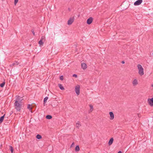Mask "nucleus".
Masks as SVG:
<instances>
[{"label": "nucleus", "mask_w": 153, "mask_h": 153, "mask_svg": "<svg viewBox=\"0 0 153 153\" xmlns=\"http://www.w3.org/2000/svg\"><path fill=\"white\" fill-rule=\"evenodd\" d=\"M36 138L38 139H40L42 138V137L39 134H37L36 136Z\"/></svg>", "instance_id": "nucleus-25"}, {"label": "nucleus", "mask_w": 153, "mask_h": 153, "mask_svg": "<svg viewBox=\"0 0 153 153\" xmlns=\"http://www.w3.org/2000/svg\"><path fill=\"white\" fill-rule=\"evenodd\" d=\"M58 102L57 100H54L52 102L51 106L53 107H55L58 105Z\"/></svg>", "instance_id": "nucleus-4"}, {"label": "nucleus", "mask_w": 153, "mask_h": 153, "mask_svg": "<svg viewBox=\"0 0 153 153\" xmlns=\"http://www.w3.org/2000/svg\"><path fill=\"white\" fill-rule=\"evenodd\" d=\"M80 150L79 146L78 145H77L76 146L75 149V151L76 152H78Z\"/></svg>", "instance_id": "nucleus-19"}, {"label": "nucleus", "mask_w": 153, "mask_h": 153, "mask_svg": "<svg viewBox=\"0 0 153 153\" xmlns=\"http://www.w3.org/2000/svg\"><path fill=\"white\" fill-rule=\"evenodd\" d=\"M39 44L40 46L41 45H43V41L42 40H40L39 42Z\"/></svg>", "instance_id": "nucleus-26"}, {"label": "nucleus", "mask_w": 153, "mask_h": 153, "mask_svg": "<svg viewBox=\"0 0 153 153\" xmlns=\"http://www.w3.org/2000/svg\"><path fill=\"white\" fill-rule=\"evenodd\" d=\"M93 19L92 17H90L87 19V23L88 25L91 24L93 21Z\"/></svg>", "instance_id": "nucleus-6"}, {"label": "nucleus", "mask_w": 153, "mask_h": 153, "mask_svg": "<svg viewBox=\"0 0 153 153\" xmlns=\"http://www.w3.org/2000/svg\"><path fill=\"white\" fill-rule=\"evenodd\" d=\"M13 64H14V65L15 66V65H18L19 64V63L18 62L16 61Z\"/></svg>", "instance_id": "nucleus-28"}, {"label": "nucleus", "mask_w": 153, "mask_h": 153, "mask_svg": "<svg viewBox=\"0 0 153 153\" xmlns=\"http://www.w3.org/2000/svg\"><path fill=\"white\" fill-rule=\"evenodd\" d=\"M80 122L79 121H78L77 122L76 124V128H77L78 129H79L80 127L81 126V125L80 124Z\"/></svg>", "instance_id": "nucleus-14"}, {"label": "nucleus", "mask_w": 153, "mask_h": 153, "mask_svg": "<svg viewBox=\"0 0 153 153\" xmlns=\"http://www.w3.org/2000/svg\"><path fill=\"white\" fill-rule=\"evenodd\" d=\"M59 79L61 80H63V76H61L59 77Z\"/></svg>", "instance_id": "nucleus-30"}, {"label": "nucleus", "mask_w": 153, "mask_h": 153, "mask_svg": "<svg viewBox=\"0 0 153 153\" xmlns=\"http://www.w3.org/2000/svg\"><path fill=\"white\" fill-rule=\"evenodd\" d=\"M9 149L11 151V153H13L14 149L13 147L11 146H9Z\"/></svg>", "instance_id": "nucleus-18"}, {"label": "nucleus", "mask_w": 153, "mask_h": 153, "mask_svg": "<svg viewBox=\"0 0 153 153\" xmlns=\"http://www.w3.org/2000/svg\"><path fill=\"white\" fill-rule=\"evenodd\" d=\"M46 118L47 119H51L52 118V116L51 115H47L46 117Z\"/></svg>", "instance_id": "nucleus-22"}, {"label": "nucleus", "mask_w": 153, "mask_h": 153, "mask_svg": "<svg viewBox=\"0 0 153 153\" xmlns=\"http://www.w3.org/2000/svg\"><path fill=\"white\" fill-rule=\"evenodd\" d=\"M73 76L75 77L76 78L77 77V75H76V74H74L73 75Z\"/></svg>", "instance_id": "nucleus-32"}, {"label": "nucleus", "mask_w": 153, "mask_h": 153, "mask_svg": "<svg viewBox=\"0 0 153 153\" xmlns=\"http://www.w3.org/2000/svg\"><path fill=\"white\" fill-rule=\"evenodd\" d=\"M22 103L18 102L17 101H15L14 105L15 108L17 111H20L22 108Z\"/></svg>", "instance_id": "nucleus-1"}, {"label": "nucleus", "mask_w": 153, "mask_h": 153, "mask_svg": "<svg viewBox=\"0 0 153 153\" xmlns=\"http://www.w3.org/2000/svg\"><path fill=\"white\" fill-rule=\"evenodd\" d=\"M75 92L77 95H79L80 94V86L79 85H77L75 87Z\"/></svg>", "instance_id": "nucleus-2"}, {"label": "nucleus", "mask_w": 153, "mask_h": 153, "mask_svg": "<svg viewBox=\"0 0 153 153\" xmlns=\"http://www.w3.org/2000/svg\"><path fill=\"white\" fill-rule=\"evenodd\" d=\"M109 114L110 117V119L111 120H113L114 118V114L113 112H110L109 113Z\"/></svg>", "instance_id": "nucleus-10"}, {"label": "nucleus", "mask_w": 153, "mask_h": 153, "mask_svg": "<svg viewBox=\"0 0 153 153\" xmlns=\"http://www.w3.org/2000/svg\"><path fill=\"white\" fill-rule=\"evenodd\" d=\"M74 16L73 17L70 18L68 21V25H70L72 24L73 22H74Z\"/></svg>", "instance_id": "nucleus-3"}, {"label": "nucleus", "mask_w": 153, "mask_h": 153, "mask_svg": "<svg viewBox=\"0 0 153 153\" xmlns=\"http://www.w3.org/2000/svg\"><path fill=\"white\" fill-rule=\"evenodd\" d=\"M5 114H4L3 116L0 117V123H2L4 119Z\"/></svg>", "instance_id": "nucleus-15"}, {"label": "nucleus", "mask_w": 153, "mask_h": 153, "mask_svg": "<svg viewBox=\"0 0 153 153\" xmlns=\"http://www.w3.org/2000/svg\"><path fill=\"white\" fill-rule=\"evenodd\" d=\"M74 145V143H73L72 144H71V147H72V146H73V145Z\"/></svg>", "instance_id": "nucleus-35"}, {"label": "nucleus", "mask_w": 153, "mask_h": 153, "mask_svg": "<svg viewBox=\"0 0 153 153\" xmlns=\"http://www.w3.org/2000/svg\"><path fill=\"white\" fill-rule=\"evenodd\" d=\"M117 153H122V152L121 151H119Z\"/></svg>", "instance_id": "nucleus-37"}, {"label": "nucleus", "mask_w": 153, "mask_h": 153, "mask_svg": "<svg viewBox=\"0 0 153 153\" xmlns=\"http://www.w3.org/2000/svg\"><path fill=\"white\" fill-rule=\"evenodd\" d=\"M5 84V80L4 79V82H3L2 83L0 84V86L1 87H3Z\"/></svg>", "instance_id": "nucleus-21"}, {"label": "nucleus", "mask_w": 153, "mask_h": 153, "mask_svg": "<svg viewBox=\"0 0 153 153\" xmlns=\"http://www.w3.org/2000/svg\"><path fill=\"white\" fill-rule=\"evenodd\" d=\"M143 70V69H142V70H139L138 71V74L140 76H142L144 74V73Z\"/></svg>", "instance_id": "nucleus-11"}, {"label": "nucleus", "mask_w": 153, "mask_h": 153, "mask_svg": "<svg viewBox=\"0 0 153 153\" xmlns=\"http://www.w3.org/2000/svg\"><path fill=\"white\" fill-rule=\"evenodd\" d=\"M114 139L113 137L111 138L109 141L108 144L109 146L111 145L113 143Z\"/></svg>", "instance_id": "nucleus-12"}, {"label": "nucleus", "mask_w": 153, "mask_h": 153, "mask_svg": "<svg viewBox=\"0 0 153 153\" xmlns=\"http://www.w3.org/2000/svg\"><path fill=\"white\" fill-rule=\"evenodd\" d=\"M22 97H21L17 95L16 96V100L15 101H17L18 102L22 103V102L23 99H22Z\"/></svg>", "instance_id": "nucleus-7"}, {"label": "nucleus", "mask_w": 153, "mask_h": 153, "mask_svg": "<svg viewBox=\"0 0 153 153\" xmlns=\"http://www.w3.org/2000/svg\"><path fill=\"white\" fill-rule=\"evenodd\" d=\"M121 63L122 64H124L125 63V61H122L121 62Z\"/></svg>", "instance_id": "nucleus-34"}, {"label": "nucleus", "mask_w": 153, "mask_h": 153, "mask_svg": "<svg viewBox=\"0 0 153 153\" xmlns=\"http://www.w3.org/2000/svg\"><path fill=\"white\" fill-rule=\"evenodd\" d=\"M142 0H137L134 3V4L135 5H138L142 3Z\"/></svg>", "instance_id": "nucleus-8"}, {"label": "nucleus", "mask_w": 153, "mask_h": 153, "mask_svg": "<svg viewBox=\"0 0 153 153\" xmlns=\"http://www.w3.org/2000/svg\"><path fill=\"white\" fill-rule=\"evenodd\" d=\"M48 99V97H46L44 98V101H43L44 102L43 104L44 106L45 105V103L47 101Z\"/></svg>", "instance_id": "nucleus-17"}, {"label": "nucleus", "mask_w": 153, "mask_h": 153, "mask_svg": "<svg viewBox=\"0 0 153 153\" xmlns=\"http://www.w3.org/2000/svg\"><path fill=\"white\" fill-rule=\"evenodd\" d=\"M148 102L149 104L151 106H153V97L151 98H149L148 99Z\"/></svg>", "instance_id": "nucleus-5"}, {"label": "nucleus", "mask_w": 153, "mask_h": 153, "mask_svg": "<svg viewBox=\"0 0 153 153\" xmlns=\"http://www.w3.org/2000/svg\"><path fill=\"white\" fill-rule=\"evenodd\" d=\"M18 1V0H14V4L15 5H16Z\"/></svg>", "instance_id": "nucleus-29"}, {"label": "nucleus", "mask_w": 153, "mask_h": 153, "mask_svg": "<svg viewBox=\"0 0 153 153\" xmlns=\"http://www.w3.org/2000/svg\"><path fill=\"white\" fill-rule=\"evenodd\" d=\"M151 86L152 87H153V84H152L151 85Z\"/></svg>", "instance_id": "nucleus-38"}, {"label": "nucleus", "mask_w": 153, "mask_h": 153, "mask_svg": "<svg viewBox=\"0 0 153 153\" xmlns=\"http://www.w3.org/2000/svg\"><path fill=\"white\" fill-rule=\"evenodd\" d=\"M82 68L84 70H85L87 68V65L84 62H82L81 64Z\"/></svg>", "instance_id": "nucleus-9"}, {"label": "nucleus", "mask_w": 153, "mask_h": 153, "mask_svg": "<svg viewBox=\"0 0 153 153\" xmlns=\"http://www.w3.org/2000/svg\"><path fill=\"white\" fill-rule=\"evenodd\" d=\"M58 86L59 87V88L62 90H64V88L62 86V85L61 84H59Z\"/></svg>", "instance_id": "nucleus-20"}, {"label": "nucleus", "mask_w": 153, "mask_h": 153, "mask_svg": "<svg viewBox=\"0 0 153 153\" xmlns=\"http://www.w3.org/2000/svg\"><path fill=\"white\" fill-rule=\"evenodd\" d=\"M13 66H14V64H11V65H10V67H13Z\"/></svg>", "instance_id": "nucleus-33"}, {"label": "nucleus", "mask_w": 153, "mask_h": 153, "mask_svg": "<svg viewBox=\"0 0 153 153\" xmlns=\"http://www.w3.org/2000/svg\"><path fill=\"white\" fill-rule=\"evenodd\" d=\"M31 31L32 32V33H33V35L35 36V32H34V30L32 29Z\"/></svg>", "instance_id": "nucleus-31"}, {"label": "nucleus", "mask_w": 153, "mask_h": 153, "mask_svg": "<svg viewBox=\"0 0 153 153\" xmlns=\"http://www.w3.org/2000/svg\"><path fill=\"white\" fill-rule=\"evenodd\" d=\"M137 67L139 71L140 70H142V69H143L142 67V66L140 64H138Z\"/></svg>", "instance_id": "nucleus-16"}, {"label": "nucleus", "mask_w": 153, "mask_h": 153, "mask_svg": "<svg viewBox=\"0 0 153 153\" xmlns=\"http://www.w3.org/2000/svg\"><path fill=\"white\" fill-rule=\"evenodd\" d=\"M27 108L29 110L31 111L32 109V107H31V105H30V104L28 105ZM31 112H32L31 111Z\"/></svg>", "instance_id": "nucleus-24"}, {"label": "nucleus", "mask_w": 153, "mask_h": 153, "mask_svg": "<svg viewBox=\"0 0 153 153\" xmlns=\"http://www.w3.org/2000/svg\"><path fill=\"white\" fill-rule=\"evenodd\" d=\"M89 106H90V112L89 111V113H90V112H91L93 110V106L92 105H91V104Z\"/></svg>", "instance_id": "nucleus-23"}, {"label": "nucleus", "mask_w": 153, "mask_h": 153, "mask_svg": "<svg viewBox=\"0 0 153 153\" xmlns=\"http://www.w3.org/2000/svg\"><path fill=\"white\" fill-rule=\"evenodd\" d=\"M45 36H42L41 37V39L40 40H42L43 41V40H45Z\"/></svg>", "instance_id": "nucleus-27"}, {"label": "nucleus", "mask_w": 153, "mask_h": 153, "mask_svg": "<svg viewBox=\"0 0 153 153\" xmlns=\"http://www.w3.org/2000/svg\"><path fill=\"white\" fill-rule=\"evenodd\" d=\"M132 84L134 85H136L138 84V81L137 79H134L132 82Z\"/></svg>", "instance_id": "nucleus-13"}, {"label": "nucleus", "mask_w": 153, "mask_h": 153, "mask_svg": "<svg viewBox=\"0 0 153 153\" xmlns=\"http://www.w3.org/2000/svg\"><path fill=\"white\" fill-rule=\"evenodd\" d=\"M68 10H69V11H70V8H68Z\"/></svg>", "instance_id": "nucleus-39"}, {"label": "nucleus", "mask_w": 153, "mask_h": 153, "mask_svg": "<svg viewBox=\"0 0 153 153\" xmlns=\"http://www.w3.org/2000/svg\"><path fill=\"white\" fill-rule=\"evenodd\" d=\"M7 121L8 122H7V123L6 122H5V123H9V122H10V120H8V121Z\"/></svg>", "instance_id": "nucleus-36"}]
</instances>
